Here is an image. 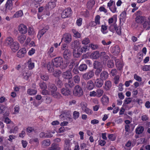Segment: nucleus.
Returning <instances> with one entry per match:
<instances>
[{
	"label": "nucleus",
	"mask_w": 150,
	"mask_h": 150,
	"mask_svg": "<svg viewBox=\"0 0 150 150\" xmlns=\"http://www.w3.org/2000/svg\"><path fill=\"white\" fill-rule=\"evenodd\" d=\"M87 68V66L86 64H82L80 65L79 67V69L80 71H83L86 70Z\"/></svg>",
	"instance_id": "43"
},
{
	"label": "nucleus",
	"mask_w": 150,
	"mask_h": 150,
	"mask_svg": "<svg viewBox=\"0 0 150 150\" xmlns=\"http://www.w3.org/2000/svg\"><path fill=\"white\" fill-rule=\"evenodd\" d=\"M20 45L19 43L17 42H15L13 43L10 47L13 52L17 51L19 48Z\"/></svg>",
	"instance_id": "16"
},
{
	"label": "nucleus",
	"mask_w": 150,
	"mask_h": 150,
	"mask_svg": "<svg viewBox=\"0 0 150 150\" xmlns=\"http://www.w3.org/2000/svg\"><path fill=\"white\" fill-rule=\"evenodd\" d=\"M26 53V50L25 48H22L18 52L17 56L19 58H23L24 57Z\"/></svg>",
	"instance_id": "15"
},
{
	"label": "nucleus",
	"mask_w": 150,
	"mask_h": 150,
	"mask_svg": "<svg viewBox=\"0 0 150 150\" xmlns=\"http://www.w3.org/2000/svg\"><path fill=\"white\" fill-rule=\"evenodd\" d=\"M56 77L57 78L56 80V83L57 84V87L58 88H61L63 85V83L62 81L59 79L60 76H54Z\"/></svg>",
	"instance_id": "28"
},
{
	"label": "nucleus",
	"mask_w": 150,
	"mask_h": 150,
	"mask_svg": "<svg viewBox=\"0 0 150 150\" xmlns=\"http://www.w3.org/2000/svg\"><path fill=\"white\" fill-rule=\"evenodd\" d=\"M111 52L113 53L114 54H118L120 52V48L118 45H116L112 48Z\"/></svg>",
	"instance_id": "20"
},
{
	"label": "nucleus",
	"mask_w": 150,
	"mask_h": 150,
	"mask_svg": "<svg viewBox=\"0 0 150 150\" xmlns=\"http://www.w3.org/2000/svg\"><path fill=\"white\" fill-rule=\"evenodd\" d=\"M61 93L64 95H69L71 93V89L67 87L65 88H63L61 90Z\"/></svg>",
	"instance_id": "17"
},
{
	"label": "nucleus",
	"mask_w": 150,
	"mask_h": 150,
	"mask_svg": "<svg viewBox=\"0 0 150 150\" xmlns=\"http://www.w3.org/2000/svg\"><path fill=\"white\" fill-rule=\"evenodd\" d=\"M60 147L58 146V144L55 143L52 144L51 146L48 148V150H59Z\"/></svg>",
	"instance_id": "29"
},
{
	"label": "nucleus",
	"mask_w": 150,
	"mask_h": 150,
	"mask_svg": "<svg viewBox=\"0 0 150 150\" xmlns=\"http://www.w3.org/2000/svg\"><path fill=\"white\" fill-rule=\"evenodd\" d=\"M53 51L54 47H52L48 51V54H49V56L51 57H54V56L53 55H52L51 54L53 52Z\"/></svg>",
	"instance_id": "55"
},
{
	"label": "nucleus",
	"mask_w": 150,
	"mask_h": 150,
	"mask_svg": "<svg viewBox=\"0 0 150 150\" xmlns=\"http://www.w3.org/2000/svg\"><path fill=\"white\" fill-rule=\"evenodd\" d=\"M101 101L103 105L107 106L109 104V98L107 96L104 94L101 99Z\"/></svg>",
	"instance_id": "12"
},
{
	"label": "nucleus",
	"mask_w": 150,
	"mask_h": 150,
	"mask_svg": "<svg viewBox=\"0 0 150 150\" xmlns=\"http://www.w3.org/2000/svg\"><path fill=\"white\" fill-rule=\"evenodd\" d=\"M82 18H80L78 19L76 21V23L77 25L79 26H80L82 24Z\"/></svg>",
	"instance_id": "59"
},
{
	"label": "nucleus",
	"mask_w": 150,
	"mask_h": 150,
	"mask_svg": "<svg viewBox=\"0 0 150 150\" xmlns=\"http://www.w3.org/2000/svg\"><path fill=\"white\" fill-rule=\"evenodd\" d=\"M110 10L113 13H115L117 11V8L116 7L115 4L113 6L110 8Z\"/></svg>",
	"instance_id": "52"
},
{
	"label": "nucleus",
	"mask_w": 150,
	"mask_h": 150,
	"mask_svg": "<svg viewBox=\"0 0 150 150\" xmlns=\"http://www.w3.org/2000/svg\"><path fill=\"white\" fill-rule=\"evenodd\" d=\"M26 38V36L24 34L20 35L18 37V41L21 43H23Z\"/></svg>",
	"instance_id": "19"
},
{
	"label": "nucleus",
	"mask_w": 150,
	"mask_h": 150,
	"mask_svg": "<svg viewBox=\"0 0 150 150\" xmlns=\"http://www.w3.org/2000/svg\"><path fill=\"white\" fill-rule=\"evenodd\" d=\"M126 11H125L122 12L120 15V19H123L126 18Z\"/></svg>",
	"instance_id": "54"
},
{
	"label": "nucleus",
	"mask_w": 150,
	"mask_h": 150,
	"mask_svg": "<svg viewBox=\"0 0 150 150\" xmlns=\"http://www.w3.org/2000/svg\"><path fill=\"white\" fill-rule=\"evenodd\" d=\"M27 132L30 133L34 131V129L33 128L31 127H28L26 129Z\"/></svg>",
	"instance_id": "64"
},
{
	"label": "nucleus",
	"mask_w": 150,
	"mask_h": 150,
	"mask_svg": "<svg viewBox=\"0 0 150 150\" xmlns=\"http://www.w3.org/2000/svg\"><path fill=\"white\" fill-rule=\"evenodd\" d=\"M46 31L44 29H42L39 31L37 35V37L39 39H40L42 35L45 34Z\"/></svg>",
	"instance_id": "37"
},
{
	"label": "nucleus",
	"mask_w": 150,
	"mask_h": 150,
	"mask_svg": "<svg viewBox=\"0 0 150 150\" xmlns=\"http://www.w3.org/2000/svg\"><path fill=\"white\" fill-rule=\"evenodd\" d=\"M101 42L103 45L107 46L110 45L111 43V42L109 41L107 42L105 40H103Z\"/></svg>",
	"instance_id": "62"
},
{
	"label": "nucleus",
	"mask_w": 150,
	"mask_h": 150,
	"mask_svg": "<svg viewBox=\"0 0 150 150\" xmlns=\"http://www.w3.org/2000/svg\"><path fill=\"white\" fill-rule=\"evenodd\" d=\"M37 92L36 90L35 89H28L27 93L29 95H34Z\"/></svg>",
	"instance_id": "36"
},
{
	"label": "nucleus",
	"mask_w": 150,
	"mask_h": 150,
	"mask_svg": "<svg viewBox=\"0 0 150 150\" xmlns=\"http://www.w3.org/2000/svg\"><path fill=\"white\" fill-rule=\"evenodd\" d=\"M110 31L113 32L115 30L117 34L119 35H122V31L121 27L120 26H118L117 24L114 23L112 25H111L109 27Z\"/></svg>",
	"instance_id": "3"
},
{
	"label": "nucleus",
	"mask_w": 150,
	"mask_h": 150,
	"mask_svg": "<svg viewBox=\"0 0 150 150\" xmlns=\"http://www.w3.org/2000/svg\"><path fill=\"white\" fill-rule=\"evenodd\" d=\"M71 54L68 50H65L64 52L63 56L65 59H68L69 58Z\"/></svg>",
	"instance_id": "31"
},
{
	"label": "nucleus",
	"mask_w": 150,
	"mask_h": 150,
	"mask_svg": "<svg viewBox=\"0 0 150 150\" xmlns=\"http://www.w3.org/2000/svg\"><path fill=\"white\" fill-rule=\"evenodd\" d=\"M48 88L49 89L51 92L52 94H53L54 92L57 90V86L53 84H50Z\"/></svg>",
	"instance_id": "23"
},
{
	"label": "nucleus",
	"mask_w": 150,
	"mask_h": 150,
	"mask_svg": "<svg viewBox=\"0 0 150 150\" xmlns=\"http://www.w3.org/2000/svg\"><path fill=\"white\" fill-rule=\"evenodd\" d=\"M40 88L42 89H46L47 88V85L46 83L43 82L39 84Z\"/></svg>",
	"instance_id": "53"
},
{
	"label": "nucleus",
	"mask_w": 150,
	"mask_h": 150,
	"mask_svg": "<svg viewBox=\"0 0 150 150\" xmlns=\"http://www.w3.org/2000/svg\"><path fill=\"white\" fill-rule=\"evenodd\" d=\"M147 20L146 18L144 16L138 15L136 16L135 20L137 23L142 24Z\"/></svg>",
	"instance_id": "11"
},
{
	"label": "nucleus",
	"mask_w": 150,
	"mask_h": 150,
	"mask_svg": "<svg viewBox=\"0 0 150 150\" xmlns=\"http://www.w3.org/2000/svg\"><path fill=\"white\" fill-rule=\"evenodd\" d=\"M49 72H54L53 75H60L61 74V71L59 69L54 70V69L52 67H51L50 65H47V66Z\"/></svg>",
	"instance_id": "14"
},
{
	"label": "nucleus",
	"mask_w": 150,
	"mask_h": 150,
	"mask_svg": "<svg viewBox=\"0 0 150 150\" xmlns=\"http://www.w3.org/2000/svg\"><path fill=\"white\" fill-rule=\"evenodd\" d=\"M144 130V127L142 126H140V127H137L135 130V132L137 134L139 135L142 133Z\"/></svg>",
	"instance_id": "27"
},
{
	"label": "nucleus",
	"mask_w": 150,
	"mask_h": 150,
	"mask_svg": "<svg viewBox=\"0 0 150 150\" xmlns=\"http://www.w3.org/2000/svg\"><path fill=\"white\" fill-rule=\"evenodd\" d=\"M73 93L75 96L80 97L83 94V91L79 85H76L74 88Z\"/></svg>",
	"instance_id": "5"
},
{
	"label": "nucleus",
	"mask_w": 150,
	"mask_h": 150,
	"mask_svg": "<svg viewBox=\"0 0 150 150\" xmlns=\"http://www.w3.org/2000/svg\"><path fill=\"white\" fill-rule=\"evenodd\" d=\"M95 4V1L94 0H89L87 3V7L88 10L92 9Z\"/></svg>",
	"instance_id": "18"
},
{
	"label": "nucleus",
	"mask_w": 150,
	"mask_h": 150,
	"mask_svg": "<svg viewBox=\"0 0 150 150\" xmlns=\"http://www.w3.org/2000/svg\"><path fill=\"white\" fill-rule=\"evenodd\" d=\"M53 65L56 67H61L63 64V59L62 57H57L52 60Z\"/></svg>",
	"instance_id": "6"
},
{
	"label": "nucleus",
	"mask_w": 150,
	"mask_h": 150,
	"mask_svg": "<svg viewBox=\"0 0 150 150\" xmlns=\"http://www.w3.org/2000/svg\"><path fill=\"white\" fill-rule=\"evenodd\" d=\"M19 33L22 34H25L27 33L28 28L27 27L23 24H20L18 27Z\"/></svg>",
	"instance_id": "9"
},
{
	"label": "nucleus",
	"mask_w": 150,
	"mask_h": 150,
	"mask_svg": "<svg viewBox=\"0 0 150 150\" xmlns=\"http://www.w3.org/2000/svg\"><path fill=\"white\" fill-rule=\"evenodd\" d=\"M28 67L29 69H32L35 67V63L32 62L31 58L27 62Z\"/></svg>",
	"instance_id": "25"
},
{
	"label": "nucleus",
	"mask_w": 150,
	"mask_h": 150,
	"mask_svg": "<svg viewBox=\"0 0 150 150\" xmlns=\"http://www.w3.org/2000/svg\"><path fill=\"white\" fill-rule=\"evenodd\" d=\"M5 11H11L13 8V2L11 0H7L5 5Z\"/></svg>",
	"instance_id": "13"
},
{
	"label": "nucleus",
	"mask_w": 150,
	"mask_h": 150,
	"mask_svg": "<svg viewBox=\"0 0 150 150\" xmlns=\"http://www.w3.org/2000/svg\"><path fill=\"white\" fill-rule=\"evenodd\" d=\"M116 66L119 70H121L123 67V65L117 59L115 61Z\"/></svg>",
	"instance_id": "34"
},
{
	"label": "nucleus",
	"mask_w": 150,
	"mask_h": 150,
	"mask_svg": "<svg viewBox=\"0 0 150 150\" xmlns=\"http://www.w3.org/2000/svg\"><path fill=\"white\" fill-rule=\"evenodd\" d=\"M100 16L99 15H97L95 17V22L98 25L100 24Z\"/></svg>",
	"instance_id": "42"
},
{
	"label": "nucleus",
	"mask_w": 150,
	"mask_h": 150,
	"mask_svg": "<svg viewBox=\"0 0 150 150\" xmlns=\"http://www.w3.org/2000/svg\"><path fill=\"white\" fill-rule=\"evenodd\" d=\"M57 0H52L48 4V8L50 9H53L56 6V3Z\"/></svg>",
	"instance_id": "24"
},
{
	"label": "nucleus",
	"mask_w": 150,
	"mask_h": 150,
	"mask_svg": "<svg viewBox=\"0 0 150 150\" xmlns=\"http://www.w3.org/2000/svg\"><path fill=\"white\" fill-rule=\"evenodd\" d=\"M35 52V50L33 48H31L30 50H29L28 54L29 55H32L34 54Z\"/></svg>",
	"instance_id": "61"
},
{
	"label": "nucleus",
	"mask_w": 150,
	"mask_h": 150,
	"mask_svg": "<svg viewBox=\"0 0 150 150\" xmlns=\"http://www.w3.org/2000/svg\"><path fill=\"white\" fill-rule=\"evenodd\" d=\"M72 13V11L70 7L65 8L62 12L61 16L63 18H65L71 16Z\"/></svg>",
	"instance_id": "4"
},
{
	"label": "nucleus",
	"mask_w": 150,
	"mask_h": 150,
	"mask_svg": "<svg viewBox=\"0 0 150 150\" xmlns=\"http://www.w3.org/2000/svg\"><path fill=\"white\" fill-rule=\"evenodd\" d=\"M70 140L69 139H66L64 140V146H70Z\"/></svg>",
	"instance_id": "58"
},
{
	"label": "nucleus",
	"mask_w": 150,
	"mask_h": 150,
	"mask_svg": "<svg viewBox=\"0 0 150 150\" xmlns=\"http://www.w3.org/2000/svg\"><path fill=\"white\" fill-rule=\"evenodd\" d=\"M142 69L144 71H150V65L144 66L142 68Z\"/></svg>",
	"instance_id": "57"
},
{
	"label": "nucleus",
	"mask_w": 150,
	"mask_h": 150,
	"mask_svg": "<svg viewBox=\"0 0 150 150\" xmlns=\"http://www.w3.org/2000/svg\"><path fill=\"white\" fill-rule=\"evenodd\" d=\"M104 86V88L106 91H108L110 90L112 86V83L110 81H107L105 82Z\"/></svg>",
	"instance_id": "21"
},
{
	"label": "nucleus",
	"mask_w": 150,
	"mask_h": 150,
	"mask_svg": "<svg viewBox=\"0 0 150 150\" xmlns=\"http://www.w3.org/2000/svg\"><path fill=\"white\" fill-rule=\"evenodd\" d=\"M72 40V38L71 35L68 33L64 34L62 38V42L64 41L66 43H70Z\"/></svg>",
	"instance_id": "10"
},
{
	"label": "nucleus",
	"mask_w": 150,
	"mask_h": 150,
	"mask_svg": "<svg viewBox=\"0 0 150 150\" xmlns=\"http://www.w3.org/2000/svg\"><path fill=\"white\" fill-rule=\"evenodd\" d=\"M72 76H62L65 79H67L68 83L65 84V87H68L70 88L74 86V83L72 79Z\"/></svg>",
	"instance_id": "7"
},
{
	"label": "nucleus",
	"mask_w": 150,
	"mask_h": 150,
	"mask_svg": "<svg viewBox=\"0 0 150 150\" xmlns=\"http://www.w3.org/2000/svg\"><path fill=\"white\" fill-rule=\"evenodd\" d=\"M100 53L98 51H95L92 53L91 54V57L93 59H96L99 57Z\"/></svg>",
	"instance_id": "30"
},
{
	"label": "nucleus",
	"mask_w": 150,
	"mask_h": 150,
	"mask_svg": "<svg viewBox=\"0 0 150 150\" xmlns=\"http://www.w3.org/2000/svg\"><path fill=\"white\" fill-rule=\"evenodd\" d=\"M84 111L86 114L88 115L91 114L93 113V111L92 110L89 109L87 107L84 110Z\"/></svg>",
	"instance_id": "56"
},
{
	"label": "nucleus",
	"mask_w": 150,
	"mask_h": 150,
	"mask_svg": "<svg viewBox=\"0 0 150 150\" xmlns=\"http://www.w3.org/2000/svg\"><path fill=\"white\" fill-rule=\"evenodd\" d=\"M28 34L29 35H33L34 33V29L31 27H30L28 28Z\"/></svg>",
	"instance_id": "50"
},
{
	"label": "nucleus",
	"mask_w": 150,
	"mask_h": 150,
	"mask_svg": "<svg viewBox=\"0 0 150 150\" xmlns=\"http://www.w3.org/2000/svg\"><path fill=\"white\" fill-rule=\"evenodd\" d=\"M101 78L97 79L95 81V84L98 88H100L103 84V79H105L108 77V76H100Z\"/></svg>",
	"instance_id": "8"
},
{
	"label": "nucleus",
	"mask_w": 150,
	"mask_h": 150,
	"mask_svg": "<svg viewBox=\"0 0 150 150\" xmlns=\"http://www.w3.org/2000/svg\"><path fill=\"white\" fill-rule=\"evenodd\" d=\"M80 42L79 41L77 40H75L72 44V45H74V48H77L80 45Z\"/></svg>",
	"instance_id": "46"
},
{
	"label": "nucleus",
	"mask_w": 150,
	"mask_h": 150,
	"mask_svg": "<svg viewBox=\"0 0 150 150\" xmlns=\"http://www.w3.org/2000/svg\"><path fill=\"white\" fill-rule=\"evenodd\" d=\"M108 138L111 141H115L116 139L115 135L113 134H109L108 136Z\"/></svg>",
	"instance_id": "38"
},
{
	"label": "nucleus",
	"mask_w": 150,
	"mask_h": 150,
	"mask_svg": "<svg viewBox=\"0 0 150 150\" xmlns=\"http://www.w3.org/2000/svg\"><path fill=\"white\" fill-rule=\"evenodd\" d=\"M72 32L74 34L73 36L76 38H79L81 37V34L75 29H72Z\"/></svg>",
	"instance_id": "33"
},
{
	"label": "nucleus",
	"mask_w": 150,
	"mask_h": 150,
	"mask_svg": "<svg viewBox=\"0 0 150 150\" xmlns=\"http://www.w3.org/2000/svg\"><path fill=\"white\" fill-rule=\"evenodd\" d=\"M95 86L94 83L92 81H89L87 83L86 88L88 90L93 89Z\"/></svg>",
	"instance_id": "22"
},
{
	"label": "nucleus",
	"mask_w": 150,
	"mask_h": 150,
	"mask_svg": "<svg viewBox=\"0 0 150 150\" xmlns=\"http://www.w3.org/2000/svg\"><path fill=\"white\" fill-rule=\"evenodd\" d=\"M100 62L97 61H95L93 63V66L95 69L98 68L99 67H100Z\"/></svg>",
	"instance_id": "51"
},
{
	"label": "nucleus",
	"mask_w": 150,
	"mask_h": 150,
	"mask_svg": "<svg viewBox=\"0 0 150 150\" xmlns=\"http://www.w3.org/2000/svg\"><path fill=\"white\" fill-rule=\"evenodd\" d=\"M14 112L13 114H16L18 113L20 111V107L18 105H16L14 108Z\"/></svg>",
	"instance_id": "47"
},
{
	"label": "nucleus",
	"mask_w": 150,
	"mask_h": 150,
	"mask_svg": "<svg viewBox=\"0 0 150 150\" xmlns=\"http://www.w3.org/2000/svg\"><path fill=\"white\" fill-rule=\"evenodd\" d=\"M13 41V39L11 37L7 38L5 40V43L6 45L11 46Z\"/></svg>",
	"instance_id": "26"
},
{
	"label": "nucleus",
	"mask_w": 150,
	"mask_h": 150,
	"mask_svg": "<svg viewBox=\"0 0 150 150\" xmlns=\"http://www.w3.org/2000/svg\"><path fill=\"white\" fill-rule=\"evenodd\" d=\"M88 49L87 46H84L77 49V51L74 50L73 52V56L76 57H79L81 53L86 52Z\"/></svg>",
	"instance_id": "2"
},
{
	"label": "nucleus",
	"mask_w": 150,
	"mask_h": 150,
	"mask_svg": "<svg viewBox=\"0 0 150 150\" xmlns=\"http://www.w3.org/2000/svg\"><path fill=\"white\" fill-rule=\"evenodd\" d=\"M103 93V90L100 89H97L96 91V96L98 97H100L102 96Z\"/></svg>",
	"instance_id": "40"
},
{
	"label": "nucleus",
	"mask_w": 150,
	"mask_h": 150,
	"mask_svg": "<svg viewBox=\"0 0 150 150\" xmlns=\"http://www.w3.org/2000/svg\"><path fill=\"white\" fill-rule=\"evenodd\" d=\"M18 127H15L13 129H11L10 131V132L11 133H16L18 130Z\"/></svg>",
	"instance_id": "60"
},
{
	"label": "nucleus",
	"mask_w": 150,
	"mask_h": 150,
	"mask_svg": "<svg viewBox=\"0 0 150 150\" xmlns=\"http://www.w3.org/2000/svg\"><path fill=\"white\" fill-rule=\"evenodd\" d=\"M107 66L110 68L113 67L114 66L113 61L112 60L108 61L107 62Z\"/></svg>",
	"instance_id": "45"
},
{
	"label": "nucleus",
	"mask_w": 150,
	"mask_h": 150,
	"mask_svg": "<svg viewBox=\"0 0 150 150\" xmlns=\"http://www.w3.org/2000/svg\"><path fill=\"white\" fill-rule=\"evenodd\" d=\"M80 116V113L79 112L75 111L73 113V120H76Z\"/></svg>",
	"instance_id": "35"
},
{
	"label": "nucleus",
	"mask_w": 150,
	"mask_h": 150,
	"mask_svg": "<svg viewBox=\"0 0 150 150\" xmlns=\"http://www.w3.org/2000/svg\"><path fill=\"white\" fill-rule=\"evenodd\" d=\"M89 47L92 50H94L97 49L98 47V46L97 44H94L92 43L89 45Z\"/></svg>",
	"instance_id": "41"
},
{
	"label": "nucleus",
	"mask_w": 150,
	"mask_h": 150,
	"mask_svg": "<svg viewBox=\"0 0 150 150\" xmlns=\"http://www.w3.org/2000/svg\"><path fill=\"white\" fill-rule=\"evenodd\" d=\"M23 15V11L22 10H19L15 13L13 16V18L19 17L22 16Z\"/></svg>",
	"instance_id": "32"
},
{
	"label": "nucleus",
	"mask_w": 150,
	"mask_h": 150,
	"mask_svg": "<svg viewBox=\"0 0 150 150\" xmlns=\"http://www.w3.org/2000/svg\"><path fill=\"white\" fill-rule=\"evenodd\" d=\"M59 117L62 120H66L69 122H71L73 121V118L71 112L68 110H65L63 111L59 115Z\"/></svg>",
	"instance_id": "1"
},
{
	"label": "nucleus",
	"mask_w": 150,
	"mask_h": 150,
	"mask_svg": "<svg viewBox=\"0 0 150 150\" xmlns=\"http://www.w3.org/2000/svg\"><path fill=\"white\" fill-rule=\"evenodd\" d=\"M90 42L89 38L87 37L84 38L82 40V44L83 45H87Z\"/></svg>",
	"instance_id": "39"
},
{
	"label": "nucleus",
	"mask_w": 150,
	"mask_h": 150,
	"mask_svg": "<svg viewBox=\"0 0 150 150\" xmlns=\"http://www.w3.org/2000/svg\"><path fill=\"white\" fill-rule=\"evenodd\" d=\"M107 29V26L105 25H102L101 29V31L103 34H105L107 32L105 31Z\"/></svg>",
	"instance_id": "49"
},
{
	"label": "nucleus",
	"mask_w": 150,
	"mask_h": 150,
	"mask_svg": "<svg viewBox=\"0 0 150 150\" xmlns=\"http://www.w3.org/2000/svg\"><path fill=\"white\" fill-rule=\"evenodd\" d=\"M115 4L114 2L112 0H110L107 4V6L110 8L111 7Z\"/></svg>",
	"instance_id": "63"
},
{
	"label": "nucleus",
	"mask_w": 150,
	"mask_h": 150,
	"mask_svg": "<svg viewBox=\"0 0 150 150\" xmlns=\"http://www.w3.org/2000/svg\"><path fill=\"white\" fill-rule=\"evenodd\" d=\"M80 106L82 109L84 110L87 107V104L85 102H82L81 103Z\"/></svg>",
	"instance_id": "48"
},
{
	"label": "nucleus",
	"mask_w": 150,
	"mask_h": 150,
	"mask_svg": "<svg viewBox=\"0 0 150 150\" xmlns=\"http://www.w3.org/2000/svg\"><path fill=\"white\" fill-rule=\"evenodd\" d=\"M50 144V140L49 139L43 140L42 142V145L45 146H49Z\"/></svg>",
	"instance_id": "44"
}]
</instances>
